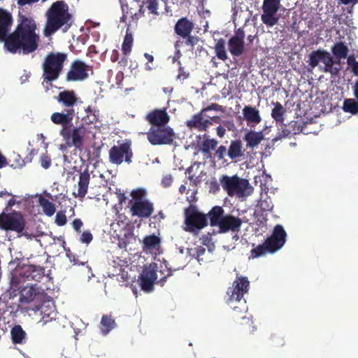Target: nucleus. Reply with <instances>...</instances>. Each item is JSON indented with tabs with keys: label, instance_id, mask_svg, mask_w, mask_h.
<instances>
[{
	"label": "nucleus",
	"instance_id": "11",
	"mask_svg": "<svg viewBox=\"0 0 358 358\" xmlns=\"http://www.w3.org/2000/svg\"><path fill=\"white\" fill-rule=\"evenodd\" d=\"M280 7V0H263L262 22L267 27H272L279 20L277 13Z\"/></svg>",
	"mask_w": 358,
	"mask_h": 358
},
{
	"label": "nucleus",
	"instance_id": "26",
	"mask_svg": "<svg viewBox=\"0 0 358 358\" xmlns=\"http://www.w3.org/2000/svg\"><path fill=\"white\" fill-rule=\"evenodd\" d=\"M264 130L256 131L252 129L248 130L243 136V141L246 143V147L254 149L264 140Z\"/></svg>",
	"mask_w": 358,
	"mask_h": 358
},
{
	"label": "nucleus",
	"instance_id": "38",
	"mask_svg": "<svg viewBox=\"0 0 358 358\" xmlns=\"http://www.w3.org/2000/svg\"><path fill=\"white\" fill-rule=\"evenodd\" d=\"M39 205L42 207L43 213L48 217L53 215L56 211L55 205L48 199L40 196L38 198Z\"/></svg>",
	"mask_w": 358,
	"mask_h": 358
},
{
	"label": "nucleus",
	"instance_id": "28",
	"mask_svg": "<svg viewBox=\"0 0 358 358\" xmlns=\"http://www.w3.org/2000/svg\"><path fill=\"white\" fill-rule=\"evenodd\" d=\"M227 155L231 160H239L244 155L243 143L240 139L232 140L227 150Z\"/></svg>",
	"mask_w": 358,
	"mask_h": 358
},
{
	"label": "nucleus",
	"instance_id": "47",
	"mask_svg": "<svg viewBox=\"0 0 358 358\" xmlns=\"http://www.w3.org/2000/svg\"><path fill=\"white\" fill-rule=\"evenodd\" d=\"M185 39L184 43L187 46H189L191 50H193L194 46L198 43L199 41V38L196 36H192L191 34L186 36V38H183Z\"/></svg>",
	"mask_w": 358,
	"mask_h": 358
},
{
	"label": "nucleus",
	"instance_id": "46",
	"mask_svg": "<svg viewBox=\"0 0 358 358\" xmlns=\"http://www.w3.org/2000/svg\"><path fill=\"white\" fill-rule=\"evenodd\" d=\"M147 8L151 14L155 15H158L159 13L158 10V0H146L145 2Z\"/></svg>",
	"mask_w": 358,
	"mask_h": 358
},
{
	"label": "nucleus",
	"instance_id": "57",
	"mask_svg": "<svg viewBox=\"0 0 358 358\" xmlns=\"http://www.w3.org/2000/svg\"><path fill=\"white\" fill-rule=\"evenodd\" d=\"M220 106L217 103H212L211 105L210 106H208L207 107L203 108L201 112L202 113H204L207 111H209V110H219L220 109Z\"/></svg>",
	"mask_w": 358,
	"mask_h": 358
},
{
	"label": "nucleus",
	"instance_id": "33",
	"mask_svg": "<svg viewBox=\"0 0 358 358\" xmlns=\"http://www.w3.org/2000/svg\"><path fill=\"white\" fill-rule=\"evenodd\" d=\"M115 319L111 315H103L100 322V329L103 335H107L116 327Z\"/></svg>",
	"mask_w": 358,
	"mask_h": 358
},
{
	"label": "nucleus",
	"instance_id": "61",
	"mask_svg": "<svg viewBox=\"0 0 358 358\" xmlns=\"http://www.w3.org/2000/svg\"><path fill=\"white\" fill-rule=\"evenodd\" d=\"M189 73L185 71L184 68H179V73L178 75V79L185 80L189 77Z\"/></svg>",
	"mask_w": 358,
	"mask_h": 358
},
{
	"label": "nucleus",
	"instance_id": "63",
	"mask_svg": "<svg viewBox=\"0 0 358 358\" xmlns=\"http://www.w3.org/2000/svg\"><path fill=\"white\" fill-rule=\"evenodd\" d=\"M120 53L117 50H113L110 55V60L112 62H116L118 61Z\"/></svg>",
	"mask_w": 358,
	"mask_h": 358
},
{
	"label": "nucleus",
	"instance_id": "39",
	"mask_svg": "<svg viewBox=\"0 0 358 358\" xmlns=\"http://www.w3.org/2000/svg\"><path fill=\"white\" fill-rule=\"evenodd\" d=\"M218 141L214 138H210L204 136L201 144V151L204 155H210V150H214L217 146Z\"/></svg>",
	"mask_w": 358,
	"mask_h": 358
},
{
	"label": "nucleus",
	"instance_id": "35",
	"mask_svg": "<svg viewBox=\"0 0 358 358\" xmlns=\"http://www.w3.org/2000/svg\"><path fill=\"white\" fill-rule=\"evenodd\" d=\"M324 67L323 71L330 73L333 76H336L340 71V68L334 66V64H340V60H334L333 57L329 54L323 62Z\"/></svg>",
	"mask_w": 358,
	"mask_h": 358
},
{
	"label": "nucleus",
	"instance_id": "7",
	"mask_svg": "<svg viewBox=\"0 0 358 358\" xmlns=\"http://www.w3.org/2000/svg\"><path fill=\"white\" fill-rule=\"evenodd\" d=\"M133 158L132 143L129 139L118 141L108 151L109 162L113 164L120 165L123 162L129 164Z\"/></svg>",
	"mask_w": 358,
	"mask_h": 358
},
{
	"label": "nucleus",
	"instance_id": "45",
	"mask_svg": "<svg viewBox=\"0 0 358 358\" xmlns=\"http://www.w3.org/2000/svg\"><path fill=\"white\" fill-rule=\"evenodd\" d=\"M87 117L90 119L91 123H94L99 121L100 112L99 110L96 109L94 107L88 106L86 109Z\"/></svg>",
	"mask_w": 358,
	"mask_h": 358
},
{
	"label": "nucleus",
	"instance_id": "34",
	"mask_svg": "<svg viewBox=\"0 0 358 358\" xmlns=\"http://www.w3.org/2000/svg\"><path fill=\"white\" fill-rule=\"evenodd\" d=\"M274 107L271 110V117L277 124H282L285 121L286 109L278 101L273 103Z\"/></svg>",
	"mask_w": 358,
	"mask_h": 358
},
{
	"label": "nucleus",
	"instance_id": "23",
	"mask_svg": "<svg viewBox=\"0 0 358 358\" xmlns=\"http://www.w3.org/2000/svg\"><path fill=\"white\" fill-rule=\"evenodd\" d=\"M194 28V23L186 17L180 18L174 26V32L182 38L188 36Z\"/></svg>",
	"mask_w": 358,
	"mask_h": 358
},
{
	"label": "nucleus",
	"instance_id": "14",
	"mask_svg": "<svg viewBox=\"0 0 358 358\" xmlns=\"http://www.w3.org/2000/svg\"><path fill=\"white\" fill-rule=\"evenodd\" d=\"M245 31L242 28L238 29L235 34L228 41V49L234 57H239L245 51Z\"/></svg>",
	"mask_w": 358,
	"mask_h": 358
},
{
	"label": "nucleus",
	"instance_id": "18",
	"mask_svg": "<svg viewBox=\"0 0 358 358\" xmlns=\"http://www.w3.org/2000/svg\"><path fill=\"white\" fill-rule=\"evenodd\" d=\"M157 278V275L155 270L144 269L138 277L141 289L146 292H152L154 289V284Z\"/></svg>",
	"mask_w": 358,
	"mask_h": 358
},
{
	"label": "nucleus",
	"instance_id": "16",
	"mask_svg": "<svg viewBox=\"0 0 358 358\" xmlns=\"http://www.w3.org/2000/svg\"><path fill=\"white\" fill-rule=\"evenodd\" d=\"M242 225V220L231 214H226L218 226L219 233L225 234L229 231L238 232Z\"/></svg>",
	"mask_w": 358,
	"mask_h": 358
},
{
	"label": "nucleus",
	"instance_id": "49",
	"mask_svg": "<svg viewBox=\"0 0 358 358\" xmlns=\"http://www.w3.org/2000/svg\"><path fill=\"white\" fill-rule=\"evenodd\" d=\"M67 220L64 212L59 211L55 217V223L58 226H64L66 224Z\"/></svg>",
	"mask_w": 358,
	"mask_h": 358
},
{
	"label": "nucleus",
	"instance_id": "36",
	"mask_svg": "<svg viewBox=\"0 0 358 358\" xmlns=\"http://www.w3.org/2000/svg\"><path fill=\"white\" fill-rule=\"evenodd\" d=\"M228 303L230 304V306L233 309L234 317H239L242 319L246 318L245 314L247 311V306L246 301L245 299H241V302H234L233 303Z\"/></svg>",
	"mask_w": 358,
	"mask_h": 358
},
{
	"label": "nucleus",
	"instance_id": "44",
	"mask_svg": "<svg viewBox=\"0 0 358 358\" xmlns=\"http://www.w3.org/2000/svg\"><path fill=\"white\" fill-rule=\"evenodd\" d=\"M266 253H268V249L266 248V243L264 242L263 244L259 245L250 251V258H257L264 255Z\"/></svg>",
	"mask_w": 358,
	"mask_h": 358
},
{
	"label": "nucleus",
	"instance_id": "22",
	"mask_svg": "<svg viewBox=\"0 0 358 358\" xmlns=\"http://www.w3.org/2000/svg\"><path fill=\"white\" fill-rule=\"evenodd\" d=\"M75 114L74 109H64L63 113H53L51 115L50 120L55 124H61L63 127H68L69 124H71Z\"/></svg>",
	"mask_w": 358,
	"mask_h": 358
},
{
	"label": "nucleus",
	"instance_id": "55",
	"mask_svg": "<svg viewBox=\"0 0 358 358\" xmlns=\"http://www.w3.org/2000/svg\"><path fill=\"white\" fill-rule=\"evenodd\" d=\"M173 178L171 175L166 176L162 179V185L164 187H170L172 184Z\"/></svg>",
	"mask_w": 358,
	"mask_h": 358
},
{
	"label": "nucleus",
	"instance_id": "3",
	"mask_svg": "<svg viewBox=\"0 0 358 358\" xmlns=\"http://www.w3.org/2000/svg\"><path fill=\"white\" fill-rule=\"evenodd\" d=\"M147 192L143 188L133 189L131 192V199L129 201V207L132 216L141 219L150 217L154 212V204L146 199Z\"/></svg>",
	"mask_w": 358,
	"mask_h": 358
},
{
	"label": "nucleus",
	"instance_id": "24",
	"mask_svg": "<svg viewBox=\"0 0 358 358\" xmlns=\"http://www.w3.org/2000/svg\"><path fill=\"white\" fill-rule=\"evenodd\" d=\"M210 124V121L203 118V113L199 112L194 115L186 122V126L190 129H196L199 131H205Z\"/></svg>",
	"mask_w": 358,
	"mask_h": 358
},
{
	"label": "nucleus",
	"instance_id": "52",
	"mask_svg": "<svg viewBox=\"0 0 358 358\" xmlns=\"http://www.w3.org/2000/svg\"><path fill=\"white\" fill-rule=\"evenodd\" d=\"M227 150L226 147L224 145H220L216 150L215 155L219 160H221L224 159V155H227Z\"/></svg>",
	"mask_w": 358,
	"mask_h": 358
},
{
	"label": "nucleus",
	"instance_id": "48",
	"mask_svg": "<svg viewBox=\"0 0 358 358\" xmlns=\"http://www.w3.org/2000/svg\"><path fill=\"white\" fill-rule=\"evenodd\" d=\"M259 206L263 211H271L273 208V205L272 204L271 200L268 199L260 200Z\"/></svg>",
	"mask_w": 358,
	"mask_h": 358
},
{
	"label": "nucleus",
	"instance_id": "30",
	"mask_svg": "<svg viewBox=\"0 0 358 358\" xmlns=\"http://www.w3.org/2000/svg\"><path fill=\"white\" fill-rule=\"evenodd\" d=\"M354 99H348L344 101L343 108L345 112L350 113L352 114H357L358 113V80L356 81L354 87Z\"/></svg>",
	"mask_w": 358,
	"mask_h": 358
},
{
	"label": "nucleus",
	"instance_id": "59",
	"mask_svg": "<svg viewBox=\"0 0 358 358\" xmlns=\"http://www.w3.org/2000/svg\"><path fill=\"white\" fill-rule=\"evenodd\" d=\"M38 154V150L36 149H31L30 152H29L28 155L26 157L25 159V164L31 162L33 159V157Z\"/></svg>",
	"mask_w": 358,
	"mask_h": 358
},
{
	"label": "nucleus",
	"instance_id": "1",
	"mask_svg": "<svg viewBox=\"0 0 358 358\" xmlns=\"http://www.w3.org/2000/svg\"><path fill=\"white\" fill-rule=\"evenodd\" d=\"M15 30L9 34L13 22V16L0 8V42H3L5 50L13 54L29 55L35 52L40 43L36 20L30 15L19 12Z\"/></svg>",
	"mask_w": 358,
	"mask_h": 358
},
{
	"label": "nucleus",
	"instance_id": "43",
	"mask_svg": "<svg viewBox=\"0 0 358 358\" xmlns=\"http://www.w3.org/2000/svg\"><path fill=\"white\" fill-rule=\"evenodd\" d=\"M281 127L278 129V132L277 134V136L272 139L273 145L278 141L281 140L284 138L289 136L292 132V131L287 128V125L284 123L280 124Z\"/></svg>",
	"mask_w": 358,
	"mask_h": 358
},
{
	"label": "nucleus",
	"instance_id": "9",
	"mask_svg": "<svg viewBox=\"0 0 358 358\" xmlns=\"http://www.w3.org/2000/svg\"><path fill=\"white\" fill-rule=\"evenodd\" d=\"M59 134L65 141L66 147L73 146L78 150H81L84 143L86 129L83 125L73 129L64 127L60 130Z\"/></svg>",
	"mask_w": 358,
	"mask_h": 358
},
{
	"label": "nucleus",
	"instance_id": "29",
	"mask_svg": "<svg viewBox=\"0 0 358 358\" xmlns=\"http://www.w3.org/2000/svg\"><path fill=\"white\" fill-rule=\"evenodd\" d=\"M207 220L210 222L211 227H218L224 217V210L222 206H215L206 214Z\"/></svg>",
	"mask_w": 358,
	"mask_h": 358
},
{
	"label": "nucleus",
	"instance_id": "20",
	"mask_svg": "<svg viewBox=\"0 0 358 358\" xmlns=\"http://www.w3.org/2000/svg\"><path fill=\"white\" fill-rule=\"evenodd\" d=\"M20 275L27 280L39 282L45 275V268L34 264L23 266Z\"/></svg>",
	"mask_w": 358,
	"mask_h": 358
},
{
	"label": "nucleus",
	"instance_id": "19",
	"mask_svg": "<svg viewBox=\"0 0 358 358\" xmlns=\"http://www.w3.org/2000/svg\"><path fill=\"white\" fill-rule=\"evenodd\" d=\"M243 119L248 126L254 127L262 121L260 111L255 106H245L242 110Z\"/></svg>",
	"mask_w": 358,
	"mask_h": 358
},
{
	"label": "nucleus",
	"instance_id": "10",
	"mask_svg": "<svg viewBox=\"0 0 358 358\" xmlns=\"http://www.w3.org/2000/svg\"><path fill=\"white\" fill-rule=\"evenodd\" d=\"M26 225L25 220L20 213L0 214V229L5 231H13L18 234L22 233Z\"/></svg>",
	"mask_w": 358,
	"mask_h": 358
},
{
	"label": "nucleus",
	"instance_id": "2",
	"mask_svg": "<svg viewBox=\"0 0 358 358\" xmlns=\"http://www.w3.org/2000/svg\"><path fill=\"white\" fill-rule=\"evenodd\" d=\"M46 22L43 34L48 37L62 29L66 32L72 25V15L64 1H57L52 3L45 12Z\"/></svg>",
	"mask_w": 358,
	"mask_h": 358
},
{
	"label": "nucleus",
	"instance_id": "62",
	"mask_svg": "<svg viewBox=\"0 0 358 358\" xmlns=\"http://www.w3.org/2000/svg\"><path fill=\"white\" fill-rule=\"evenodd\" d=\"M15 167L22 168L25 165V160L21 159L20 155H17L15 159Z\"/></svg>",
	"mask_w": 358,
	"mask_h": 358
},
{
	"label": "nucleus",
	"instance_id": "21",
	"mask_svg": "<svg viewBox=\"0 0 358 358\" xmlns=\"http://www.w3.org/2000/svg\"><path fill=\"white\" fill-rule=\"evenodd\" d=\"M56 99L64 107V109L70 110L74 109L78 98L73 90H64L58 94Z\"/></svg>",
	"mask_w": 358,
	"mask_h": 358
},
{
	"label": "nucleus",
	"instance_id": "64",
	"mask_svg": "<svg viewBox=\"0 0 358 358\" xmlns=\"http://www.w3.org/2000/svg\"><path fill=\"white\" fill-rule=\"evenodd\" d=\"M196 255L199 257L200 256H202L206 252V249L203 246H199L195 248Z\"/></svg>",
	"mask_w": 358,
	"mask_h": 358
},
{
	"label": "nucleus",
	"instance_id": "4",
	"mask_svg": "<svg viewBox=\"0 0 358 358\" xmlns=\"http://www.w3.org/2000/svg\"><path fill=\"white\" fill-rule=\"evenodd\" d=\"M67 55L63 52H50L45 57L42 64L43 82L50 83L58 79L62 72Z\"/></svg>",
	"mask_w": 358,
	"mask_h": 358
},
{
	"label": "nucleus",
	"instance_id": "12",
	"mask_svg": "<svg viewBox=\"0 0 358 358\" xmlns=\"http://www.w3.org/2000/svg\"><path fill=\"white\" fill-rule=\"evenodd\" d=\"M286 238L287 233L283 227L280 224L275 225L272 234L264 241L268 253H274L282 248L286 242Z\"/></svg>",
	"mask_w": 358,
	"mask_h": 358
},
{
	"label": "nucleus",
	"instance_id": "15",
	"mask_svg": "<svg viewBox=\"0 0 358 358\" xmlns=\"http://www.w3.org/2000/svg\"><path fill=\"white\" fill-rule=\"evenodd\" d=\"M88 77L87 65L82 61L76 60L71 64L66 73V80L68 82L83 80Z\"/></svg>",
	"mask_w": 358,
	"mask_h": 358
},
{
	"label": "nucleus",
	"instance_id": "54",
	"mask_svg": "<svg viewBox=\"0 0 358 358\" xmlns=\"http://www.w3.org/2000/svg\"><path fill=\"white\" fill-rule=\"evenodd\" d=\"M200 240L203 245L208 246L212 241V235L210 233L203 235Z\"/></svg>",
	"mask_w": 358,
	"mask_h": 358
},
{
	"label": "nucleus",
	"instance_id": "31",
	"mask_svg": "<svg viewBox=\"0 0 358 358\" xmlns=\"http://www.w3.org/2000/svg\"><path fill=\"white\" fill-rule=\"evenodd\" d=\"M330 53L323 49H317L311 52L309 55V59L308 61L309 66L314 69L319 64L320 62L323 63L324 59Z\"/></svg>",
	"mask_w": 358,
	"mask_h": 358
},
{
	"label": "nucleus",
	"instance_id": "40",
	"mask_svg": "<svg viewBox=\"0 0 358 358\" xmlns=\"http://www.w3.org/2000/svg\"><path fill=\"white\" fill-rule=\"evenodd\" d=\"M160 243V238L155 234L146 236L143 240V249L152 250Z\"/></svg>",
	"mask_w": 358,
	"mask_h": 358
},
{
	"label": "nucleus",
	"instance_id": "50",
	"mask_svg": "<svg viewBox=\"0 0 358 358\" xmlns=\"http://www.w3.org/2000/svg\"><path fill=\"white\" fill-rule=\"evenodd\" d=\"M40 162L41 166L45 169L50 168L51 166V159L46 153L41 155Z\"/></svg>",
	"mask_w": 358,
	"mask_h": 358
},
{
	"label": "nucleus",
	"instance_id": "5",
	"mask_svg": "<svg viewBox=\"0 0 358 358\" xmlns=\"http://www.w3.org/2000/svg\"><path fill=\"white\" fill-rule=\"evenodd\" d=\"M220 182L229 196L238 197L250 195L253 188L250 185L248 180L239 178L237 175L228 176L223 175L220 178Z\"/></svg>",
	"mask_w": 358,
	"mask_h": 358
},
{
	"label": "nucleus",
	"instance_id": "51",
	"mask_svg": "<svg viewBox=\"0 0 358 358\" xmlns=\"http://www.w3.org/2000/svg\"><path fill=\"white\" fill-rule=\"evenodd\" d=\"M131 9L132 8H130L129 10L127 9V10L126 12H124V10H123V15H122V16L121 17V21L122 22H126L127 20L129 17L131 18L132 20L138 19L137 14L136 13H134L131 11Z\"/></svg>",
	"mask_w": 358,
	"mask_h": 358
},
{
	"label": "nucleus",
	"instance_id": "58",
	"mask_svg": "<svg viewBox=\"0 0 358 358\" xmlns=\"http://www.w3.org/2000/svg\"><path fill=\"white\" fill-rule=\"evenodd\" d=\"M38 154V150L36 149H31L30 152H29L28 155L26 157L25 159V164L31 162L33 159V157Z\"/></svg>",
	"mask_w": 358,
	"mask_h": 358
},
{
	"label": "nucleus",
	"instance_id": "6",
	"mask_svg": "<svg viewBox=\"0 0 358 358\" xmlns=\"http://www.w3.org/2000/svg\"><path fill=\"white\" fill-rule=\"evenodd\" d=\"M185 230L197 235L200 230L208 226L207 215L200 212L196 206L191 205L185 209Z\"/></svg>",
	"mask_w": 358,
	"mask_h": 358
},
{
	"label": "nucleus",
	"instance_id": "13",
	"mask_svg": "<svg viewBox=\"0 0 358 358\" xmlns=\"http://www.w3.org/2000/svg\"><path fill=\"white\" fill-rule=\"evenodd\" d=\"M250 282L247 277L236 276L233 282L231 291V295L228 299L227 303L241 302L243 299V295L248 292Z\"/></svg>",
	"mask_w": 358,
	"mask_h": 358
},
{
	"label": "nucleus",
	"instance_id": "56",
	"mask_svg": "<svg viewBox=\"0 0 358 358\" xmlns=\"http://www.w3.org/2000/svg\"><path fill=\"white\" fill-rule=\"evenodd\" d=\"M83 223L82 220L79 218L75 219L72 222V226L77 232H80V229L83 227Z\"/></svg>",
	"mask_w": 358,
	"mask_h": 358
},
{
	"label": "nucleus",
	"instance_id": "37",
	"mask_svg": "<svg viewBox=\"0 0 358 358\" xmlns=\"http://www.w3.org/2000/svg\"><path fill=\"white\" fill-rule=\"evenodd\" d=\"M331 51L338 60H340L341 59H345L347 57L349 50L343 42H338L332 47Z\"/></svg>",
	"mask_w": 358,
	"mask_h": 358
},
{
	"label": "nucleus",
	"instance_id": "60",
	"mask_svg": "<svg viewBox=\"0 0 358 358\" xmlns=\"http://www.w3.org/2000/svg\"><path fill=\"white\" fill-rule=\"evenodd\" d=\"M19 6H23L27 4H32L34 3L39 0H15ZM43 1H46L47 0H42Z\"/></svg>",
	"mask_w": 358,
	"mask_h": 358
},
{
	"label": "nucleus",
	"instance_id": "32",
	"mask_svg": "<svg viewBox=\"0 0 358 358\" xmlns=\"http://www.w3.org/2000/svg\"><path fill=\"white\" fill-rule=\"evenodd\" d=\"M10 336L13 344H24L26 343L27 334L19 324L15 325L11 329Z\"/></svg>",
	"mask_w": 358,
	"mask_h": 358
},
{
	"label": "nucleus",
	"instance_id": "27",
	"mask_svg": "<svg viewBox=\"0 0 358 358\" xmlns=\"http://www.w3.org/2000/svg\"><path fill=\"white\" fill-rule=\"evenodd\" d=\"M90 180V175L87 169L80 173L78 192L73 193L75 197L84 199L87 193L88 186Z\"/></svg>",
	"mask_w": 358,
	"mask_h": 358
},
{
	"label": "nucleus",
	"instance_id": "42",
	"mask_svg": "<svg viewBox=\"0 0 358 358\" xmlns=\"http://www.w3.org/2000/svg\"><path fill=\"white\" fill-rule=\"evenodd\" d=\"M133 45V35L131 32L127 31L122 45V50L124 56L129 54Z\"/></svg>",
	"mask_w": 358,
	"mask_h": 358
},
{
	"label": "nucleus",
	"instance_id": "17",
	"mask_svg": "<svg viewBox=\"0 0 358 358\" xmlns=\"http://www.w3.org/2000/svg\"><path fill=\"white\" fill-rule=\"evenodd\" d=\"M145 119L152 126L155 127H165L170 120V116L165 108L155 109L146 115Z\"/></svg>",
	"mask_w": 358,
	"mask_h": 358
},
{
	"label": "nucleus",
	"instance_id": "53",
	"mask_svg": "<svg viewBox=\"0 0 358 358\" xmlns=\"http://www.w3.org/2000/svg\"><path fill=\"white\" fill-rule=\"evenodd\" d=\"M92 234L90 231H84L80 236V241L89 244L92 240Z\"/></svg>",
	"mask_w": 358,
	"mask_h": 358
},
{
	"label": "nucleus",
	"instance_id": "41",
	"mask_svg": "<svg viewBox=\"0 0 358 358\" xmlns=\"http://www.w3.org/2000/svg\"><path fill=\"white\" fill-rule=\"evenodd\" d=\"M215 52L217 57L222 61L227 59V54L225 50V41L223 38H220L215 44Z\"/></svg>",
	"mask_w": 358,
	"mask_h": 358
},
{
	"label": "nucleus",
	"instance_id": "25",
	"mask_svg": "<svg viewBox=\"0 0 358 358\" xmlns=\"http://www.w3.org/2000/svg\"><path fill=\"white\" fill-rule=\"evenodd\" d=\"M41 296L38 287L27 285L20 291L19 301L22 304H29Z\"/></svg>",
	"mask_w": 358,
	"mask_h": 358
},
{
	"label": "nucleus",
	"instance_id": "8",
	"mask_svg": "<svg viewBox=\"0 0 358 358\" xmlns=\"http://www.w3.org/2000/svg\"><path fill=\"white\" fill-rule=\"evenodd\" d=\"M147 138L153 145H171L176 138V134L169 126L151 127L147 132Z\"/></svg>",
	"mask_w": 358,
	"mask_h": 358
}]
</instances>
